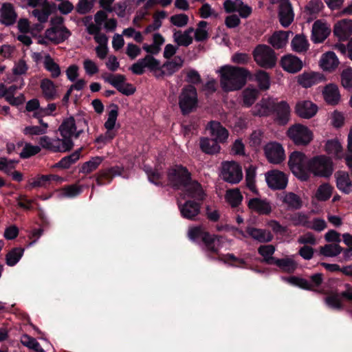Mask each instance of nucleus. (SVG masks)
<instances>
[{"label": "nucleus", "instance_id": "1", "mask_svg": "<svg viewBox=\"0 0 352 352\" xmlns=\"http://www.w3.org/2000/svg\"><path fill=\"white\" fill-rule=\"evenodd\" d=\"M168 179L174 188L182 190L184 198L187 197L197 201L204 199L203 188L197 182L191 180L190 174L185 167L178 165L173 166L168 173Z\"/></svg>", "mask_w": 352, "mask_h": 352}, {"label": "nucleus", "instance_id": "2", "mask_svg": "<svg viewBox=\"0 0 352 352\" xmlns=\"http://www.w3.org/2000/svg\"><path fill=\"white\" fill-rule=\"evenodd\" d=\"M222 89L226 92L241 89L245 84L247 71L231 65L221 66L217 71Z\"/></svg>", "mask_w": 352, "mask_h": 352}, {"label": "nucleus", "instance_id": "3", "mask_svg": "<svg viewBox=\"0 0 352 352\" xmlns=\"http://www.w3.org/2000/svg\"><path fill=\"white\" fill-rule=\"evenodd\" d=\"M188 236L191 241L201 240L207 251L217 253L223 245V239L216 235H211L204 230L201 226L189 228Z\"/></svg>", "mask_w": 352, "mask_h": 352}, {"label": "nucleus", "instance_id": "4", "mask_svg": "<svg viewBox=\"0 0 352 352\" xmlns=\"http://www.w3.org/2000/svg\"><path fill=\"white\" fill-rule=\"evenodd\" d=\"M88 129L87 122L81 116L69 117L65 119L58 128L63 139L72 140V138H78L80 135Z\"/></svg>", "mask_w": 352, "mask_h": 352}, {"label": "nucleus", "instance_id": "5", "mask_svg": "<svg viewBox=\"0 0 352 352\" xmlns=\"http://www.w3.org/2000/svg\"><path fill=\"white\" fill-rule=\"evenodd\" d=\"M309 162L305 153L300 151L292 152L288 164L292 173L300 180L307 181L309 178Z\"/></svg>", "mask_w": 352, "mask_h": 352}, {"label": "nucleus", "instance_id": "6", "mask_svg": "<svg viewBox=\"0 0 352 352\" xmlns=\"http://www.w3.org/2000/svg\"><path fill=\"white\" fill-rule=\"evenodd\" d=\"M286 134L296 146H307L314 138L312 131L308 126L302 124H294L290 126Z\"/></svg>", "mask_w": 352, "mask_h": 352}, {"label": "nucleus", "instance_id": "7", "mask_svg": "<svg viewBox=\"0 0 352 352\" xmlns=\"http://www.w3.org/2000/svg\"><path fill=\"white\" fill-rule=\"evenodd\" d=\"M118 116V109L117 105H113L108 113L107 119L104 124L106 132L100 135L96 139V142L100 146L110 142L117 134L116 129V122Z\"/></svg>", "mask_w": 352, "mask_h": 352}, {"label": "nucleus", "instance_id": "8", "mask_svg": "<svg viewBox=\"0 0 352 352\" xmlns=\"http://www.w3.org/2000/svg\"><path fill=\"white\" fill-rule=\"evenodd\" d=\"M333 171V162L326 155H318L310 159L309 175L320 177H329Z\"/></svg>", "mask_w": 352, "mask_h": 352}, {"label": "nucleus", "instance_id": "9", "mask_svg": "<svg viewBox=\"0 0 352 352\" xmlns=\"http://www.w3.org/2000/svg\"><path fill=\"white\" fill-rule=\"evenodd\" d=\"M197 94L195 87H184L179 96V105L183 114H188L197 106Z\"/></svg>", "mask_w": 352, "mask_h": 352}, {"label": "nucleus", "instance_id": "10", "mask_svg": "<svg viewBox=\"0 0 352 352\" xmlns=\"http://www.w3.org/2000/svg\"><path fill=\"white\" fill-rule=\"evenodd\" d=\"M38 143L40 146L52 152H67L72 148L74 142L69 139L51 138L44 135L40 138Z\"/></svg>", "mask_w": 352, "mask_h": 352}, {"label": "nucleus", "instance_id": "11", "mask_svg": "<svg viewBox=\"0 0 352 352\" xmlns=\"http://www.w3.org/2000/svg\"><path fill=\"white\" fill-rule=\"evenodd\" d=\"M254 58L259 66L265 68L273 67L276 62L274 50L266 45H259L255 48Z\"/></svg>", "mask_w": 352, "mask_h": 352}, {"label": "nucleus", "instance_id": "12", "mask_svg": "<svg viewBox=\"0 0 352 352\" xmlns=\"http://www.w3.org/2000/svg\"><path fill=\"white\" fill-rule=\"evenodd\" d=\"M221 176L228 183L238 184L243 179L241 166L234 161L223 162L221 164Z\"/></svg>", "mask_w": 352, "mask_h": 352}, {"label": "nucleus", "instance_id": "13", "mask_svg": "<svg viewBox=\"0 0 352 352\" xmlns=\"http://www.w3.org/2000/svg\"><path fill=\"white\" fill-rule=\"evenodd\" d=\"M52 27L45 31V37L50 41L60 43L66 40L69 36V31L63 25L61 17H57L51 21Z\"/></svg>", "mask_w": 352, "mask_h": 352}, {"label": "nucleus", "instance_id": "14", "mask_svg": "<svg viewBox=\"0 0 352 352\" xmlns=\"http://www.w3.org/2000/svg\"><path fill=\"white\" fill-rule=\"evenodd\" d=\"M264 152L267 160L272 164H280L285 159L284 148L276 142L267 143L264 146Z\"/></svg>", "mask_w": 352, "mask_h": 352}, {"label": "nucleus", "instance_id": "15", "mask_svg": "<svg viewBox=\"0 0 352 352\" xmlns=\"http://www.w3.org/2000/svg\"><path fill=\"white\" fill-rule=\"evenodd\" d=\"M234 235L236 236H241L244 238L250 236L260 243L270 242L273 239V235L270 231L253 227H248L246 230V233L241 230L236 229L234 231Z\"/></svg>", "mask_w": 352, "mask_h": 352}, {"label": "nucleus", "instance_id": "16", "mask_svg": "<svg viewBox=\"0 0 352 352\" xmlns=\"http://www.w3.org/2000/svg\"><path fill=\"white\" fill-rule=\"evenodd\" d=\"M282 279L288 283L297 286L300 288L312 289L314 287H317L321 284L322 281V275L320 273L315 274L311 276L309 281L297 276H290L287 278L282 277Z\"/></svg>", "mask_w": 352, "mask_h": 352}, {"label": "nucleus", "instance_id": "17", "mask_svg": "<svg viewBox=\"0 0 352 352\" xmlns=\"http://www.w3.org/2000/svg\"><path fill=\"white\" fill-rule=\"evenodd\" d=\"M265 181L269 188L272 190H283L288 183L287 175L278 170L268 171L265 175Z\"/></svg>", "mask_w": 352, "mask_h": 352}, {"label": "nucleus", "instance_id": "18", "mask_svg": "<svg viewBox=\"0 0 352 352\" xmlns=\"http://www.w3.org/2000/svg\"><path fill=\"white\" fill-rule=\"evenodd\" d=\"M145 68H148L155 74V70L160 69V61L150 55L145 58L140 59L138 62L133 64L131 67L132 72L137 75L142 74Z\"/></svg>", "mask_w": 352, "mask_h": 352}, {"label": "nucleus", "instance_id": "19", "mask_svg": "<svg viewBox=\"0 0 352 352\" xmlns=\"http://www.w3.org/2000/svg\"><path fill=\"white\" fill-rule=\"evenodd\" d=\"M223 6L227 12H238L241 17L247 18L252 13V8L241 0H226Z\"/></svg>", "mask_w": 352, "mask_h": 352}, {"label": "nucleus", "instance_id": "20", "mask_svg": "<svg viewBox=\"0 0 352 352\" xmlns=\"http://www.w3.org/2000/svg\"><path fill=\"white\" fill-rule=\"evenodd\" d=\"M291 109L289 104L284 100L278 102L275 98V105L273 107V111L276 120L280 124H285L290 118Z\"/></svg>", "mask_w": 352, "mask_h": 352}, {"label": "nucleus", "instance_id": "21", "mask_svg": "<svg viewBox=\"0 0 352 352\" xmlns=\"http://www.w3.org/2000/svg\"><path fill=\"white\" fill-rule=\"evenodd\" d=\"M183 62L181 57L176 56L173 60L165 63L163 65H161L160 63V69L155 70V76L160 78L163 76L172 75L182 67Z\"/></svg>", "mask_w": 352, "mask_h": 352}, {"label": "nucleus", "instance_id": "22", "mask_svg": "<svg viewBox=\"0 0 352 352\" xmlns=\"http://www.w3.org/2000/svg\"><path fill=\"white\" fill-rule=\"evenodd\" d=\"M329 26L320 20L315 21L312 26L311 40L315 43L323 42L330 33Z\"/></svg>", "mask_w": 352, "mask_h": 352}, {"label": "nucleus", "instance_id": "23", "mask_svg": "<svg viewBox=\"0 0 352 352\" xmlns=\"http://www.w3.org/2000/svg\"><path fill=\"white\" fill-rule=\"evenodd\" d=\"M206 129L210 131V135L218 144L226 142L228 138V131L219 122H210Z\"/></svg>", "mask_w": 352, "mask_h": 352}, {"label": "nucleus", "instance_id": "24", "mask_svg": "<svg viewBox=\"0 0 352 352\" xmlns=\"http://www.w3.org/2000/svg\"><path fill=\"white\" fill-rule=\"evenodd\" d=\"M295 111L299 117L309 119L316 114L318 107L309 100H302L296 103Z\"/></svg>", "mask_w": 352, "mask_h": 352}, {"label": "nucleus", "instance_id": "25", "mask_svg": "<svg viewBox=\"0 0 352 352\" xmlns=\"http://www.w3.org/2000/svg\"><path fill=\"white\" fill-rule=\"evenodd\" d=\"M275 105V98H263L252 109V115L255 116H268L273 111V107Z\"/></svg>", "mask_w": 352, "mask_h": 352}, {"label": "nucleus", "instance_id": "26", "mask_svg": "<svg viewBox=\"0 0 352 352\" xmlns=\"http://www.w3.org/2000/svg\"><path fill=\"white\" fill-rule=\"evenodd\" d=\"M333 34L339 40H346L352 34V20L344 19L338 21L334 25Z\"/></svg>", "mask_w": 352, "mask_h": 352}, {"label": "nucleus", "instance_id": "27", "mask_svg": "<svg viewBox=\"0 0 352 352\" xmlns=\"http://www.w3.org/2000/svg\"><path fill=\"white\" fill-rule=\"evenodd\" d=\"M280 64L285 71L292 74L299 72L303 66L302 60L292 54H287L282 57Z\"/></svg>", "mask_w": 352, "mask_h": 352}, {"label": "nucleus", "instance_id": "28", "mask_svg": "<svg viewBox=\"0 0 352 352\" xmlns=\"http://www.w3.org/2000/svg\"><path fill=\"white\" fill-rule=\"evenodd\" d=\"M324 80L323 74L318 72H304L298 76V82L304 88H309Z\"/></svg>", "mask_w": 352, "mask_h": 352}, {"label": "nucleus", "instance_id": "29", "mask_svg": "<svg viewBox=\"0 0 352 352\" xmlns=\"http://www.w3.org/2000/svg\"><path fill=\"white\" fill-rule=\"evenodd\" d=\"M177 204L182 216L187 219L193 220L200 212V205L195 201H186L183 205L178 199Z\"/></svg>", "mask_w": 352, "mask_h": 352}, {"label": "nucleus", "instance_id": "30", "mask_svg": "<svg viewBox=\"0 0 352 352\" xmlns=\"http://www.w3.org/2000/svg\"><path fill=\"white\" fill-rule=\"evenodd\" d=\"M279 21L283 27H288L294 21V14L291 3L283 1L279 6Z\"/></svg>", "mask_w": 352, "mask_h": 352}, {"label": "nucleus", "instance_id": "31", "mask_svg": "<svg viewBox=\"0 0 352 352\" xmlns=\"http://www.w3.org/2000/svg\"><path fill=\"white\" fill-rule=\"evenodd\" d=\"M340 61L333 52L323 54L320 60V67L326 72H333L339 65Z\"/></svg>", "mask_w": 352, "mask_h": 352}, {"label": "nucleus", "instance_id": "32", "mask_svg": "<svg viewBox=\"0 0 352 352\" xmlns=\"http://www.w3.org/2000/svg\"><path fill=\"white\" fill-rule=\"evenodd\" d=\"M249 208L260 214H268L272 211L270 203L266 199L260 198H252L248 201Z\"/></svg>", "mask_w": 352, "mask_h": 352}, {"label": "nucleus", "instance_id": "33", "mask_svg": "<svg viewBox=\"0 0 352 352\" xmlns=\"http://www.w3.org/2000/svg\"><path fill=\"white\" fill-rule=\"evenodd\" d=\"M0 22L6 25H10L15 23L16 14L13 6L10 3H4L0 9Z\"/></svg>", "mask_w": 352, "mask_h": 352}, {"label": "nucleus", "instance_id": "34", "mask_svg": "<svg viewBox=\"0 0 352 352\" xmlns=\"http://www.w3.org/2000/svg\"><path fill=\"white\" fill-rule=\"evenodd\" d=\"M322 95L327 103L331 105L337 104L340 100V94L337 85H327L323 89Z\"/></svg>", "mask_w": 352, "mask_h": 352}, {"label": "nucleus", "instance_id": "35", "mask_svg": "<svg viewBox=\"0 0 352 352\" xmlns=\"http://www.w3.org/2000/svg\"><path fill=\"white\" fill-rule=\"evenodd\" d=\"M194 29L189 28L184 32L175 30L173 33L174 41L180 46H188L192 43Z\"/></svg>", "mask_w": 352, "mask_h": 352}, {"label": "nucleus", "instance_id": "36", "mask_svg": "<svg viewBox=\"0 0 352 352\" xmlns=\"http://www.w3.org/2000/svg\"><path fill=\"white\" fill-rule=\"evenodd\" d=\"M338 188L345 194L352 192V179L346 172H338L336 175Z\"/></svg>", "mask_w": 352, "mask_h": 352}, {"label": "nucleus", "instance_id": "37", "mask_svg": "<svg viewBox=\"0 0 352 352\" xmlns=\"http://www.w3.org/2000/svg\"><path fill=\"white\" fill-rule=\"evenodd\" d=\"M290 33V31L276 32L269 38V43L276 49L283 48L288 43Z\"/></svg>", "mask_w": 352, "mask_h": 352}, {"label": "nucleus", "instance_id": "38", "mask_svg": "<svg viewBox=\"0 0 352 352\" xmlns=\"http://www.w3.org/2000/svg\"><path fill=\"white\" fill-rule=\"evenodd\" d=\"M164 42L165 39L161 34L155 33L153 36V43H144L142 48L147 53L156 54L160 51L161 47Z\"/></svg>", "mask_w": 352, "mask_h": 352}, {"label": "nucleus", "instance_id": "39", "mask_svg": "<svg viewBox=\"0 0 352 352\" xmlns=\"http://www.w3.org/2000/svg\"><path fill=\"white\" fill-rule=\"evenodd\" d=\"M283 203L289 210H298L302 206L300 197L294 192H287L281 198Z\"/></svg>", "mask_w": 352, "mask_h": 352}, {"label": "nucleus", "instance_id": "40", "mask_svg": "<svg viewBox=\"0 0 352 352\" xmlns=\"http://www.w3.org/2000/svg\"><path fill=\"white\" fill-rule=\"evenodd\" d=\"M309 46L307 38L302 34L296 35L291 42L292 50L298 53L306 52L309 49Z\"/></svg>", "mask_w": 352, "mask_h": 352}, {"label": "nucleus", "instance_id": "41", "mask_svg": "<svg viewBox=\"0 0 352 352\" xmlns=\"http://www.w3.org/2000/svg\"><path fill=\"white\" fill-rule=\"evenodd\" d=\"M43 96L47 100H54L57 96V90L54 83L50 79H43L41 82Z\"/></svg>", "mask_w": 352, "mask_h": 352}, {"label": "nucleus", "instance_id": "42", "mask_svg": "<svg viewBox=\"0 0 352 352\" xmlns=\"http://www.w3.org/2000/svg\"><path fill=\"white\" fill-rule=\"evenodd\" d=\"M43 65L45 69L50 73L52 78H56L60 75L61 72L60 66L48 54L44 56Z\"/></svg>", "mask_w": 352, "mask_h": 352}, {"label": "nucleus", "instance_id": "43", "mask_svg": "<svg viewBox=\"0 0 352 352\" xmlns=\"http://www.w3.org/2000/svg\"><path fill=\"white\" fill-rule=\"evenodd\" d=\"M325 150L329 154L333 155L337 159L344 157L342 146L337 140H328L325 144Z\"/></svg>", "mask_w": 352, "mask_h": 352}, {"label": "nucleus", "instance_id": "44", "mask_svg": "<svg viewBox=\"0 0 352 352\" xmlns=\"http://www.w3.org/2000/svg\"><path fill=\"white\" fill-rule=\"evenodd\" d=\"M201 149L206 153L214 154L219 152L221 147L214 140L208 138H203L200 140Z\"/></svg>", "mask_w": 352, "mask_h": 352}, {"label": "nucleus", "instance_id": "45", "mask_svg": "<svg viewBox=\"0 0 352 352\" xmlns=\"http://www.w3.org/2000/svg\"><path fill=\"white\" fill-rule=\"evenodd\" d=\"M54 4L43 8L34 9L32 12V15L40 22L45 23L52 12Z\"/></svg>", "mask_w": 352, "mask_h": 352}, {"label": "nucleus", "instance_id": "46", "mask_svg": "<svg viewBox=\"0 0 352 352\" xmlns=\"http://www.w3.org/2000/svg\"><path fill=\"white\" fill-rule=\"evenodd\" d=\"M24 253V249L14 248L8 252L6 256V264L8 266H14L21 258Z\"/></svg>", "mask_w": 352, "mask_h": 352}, {"label": "nucleus", "instance_id": "47", "mask_svg": "<svg viewBox=\"0 0 352 352\" xmlns=\"http://www.w3.org/2000/svg\"><path fill=\"white\" fill-rule=\"evenodd\" d=\"M276 264L282 271L286 272H293L297 267V263L292 258H285L274 260Z\"/></svg>", "mask_w": 352, "mask_h": 352}, {"label": "nucleus", "instance_id": "48", "mask_svg": "<svg viewBox=\"0 0 352 352\" xmlns=\"http://www.w3.org/2000/svg\"><path fill=\"white\" fill-rule=\"evenodd\" d=\"M342 251V248L338 243L326 244L320 249V253L326 257H336Z\"/></svg>", "mask_w": 352, "mask_h": 352}, {"label": "nucleus", "instance_id": "49", "mask_svg": "<svg viewBox=\"0 0 352 352\" xmlns=\"http://www.w3.org/2000/svg\"><path fill=\"white\" fill-rule=\"evenodd\" d=\"M81 150L82 148H79L71 155L64 157L56 164V166L63 168H68L72 164L79 160Z\"/></svg>", "mask_w": 352, "mask_h": 352}, {"label": "nucleus", "instance_id": "50", "mask_svg": "<svg viewBox=\"0 0 352 352\" xmlns=\"http://www.w3.org/2000/svg\"><path fill=\"white\" fill-rule=\"evenodd\" d=\"M226 199L232 207L239 205L243 199V196L239 189L228 190L226 194Z\"/></svg>", "mask_w": 352, "mask_h": 352}, {"label": "nucleus", "instance_id": "51", "mask_svg": "<svg viewBox=\"0 0 352 352\" xmlns=\"http://www.w3.org/2000/svg\"><path fill=\"white\" fill-rule=\"evenodd\" d=\"M258 253L263 257L264 261L267 263H274V260L272 255L275 252V248L272 245H264L259 247Z\"/></svg>", "mask_w": 352, "mask_h": 352}, {"label": "nucleus", "instance_id": "52", "mask_svg": "<svg viewBox=\"0 0 352 352\" xmlns=\"http://www.w3.org/2000/svg\"><path fill=\"white\" fill-rule=\"evenodd\" d=\"M256 168L250 166L245 171V182L247 187L253 192L256 193L257 190L255 185Z\"/></svg>", "mask_w": 352, "mask_h": 352}, {"label": "nucleus", "instance_id": "53", "mask_svg": "<svg viewBox=\"0 0 352 352\" xmlns=\"http://www.w3.org/2000/svg\"><path fill=\"white\" fill-rule=\"evenodd\" d=\"M102 161L103 157H102L96 156L92 157L89 161L86 162L82 164L80 171L85 174L90 173L95 170Z\"/></svg>", "mask_w": 352, "mask_h": 352}, {"label": "nucleus", "instance_id": "54", "mask_svg": "<svg viewBox=\"0 0 352 352\" xmlns=\"http://www.w3.org/2000/svg\"><path fill=\"white\" fill-rule=\"evenodd\" d=\"M333 187L329 184L320 185L316 192V197L319 201H326L330 198L332 194Z\"/></svg>", "mask_w": 352, "mask_h": 352}, {"label": "nucleus", "instance_id": "55", "mask_svg": "<svg viewBox=\"0 0 352 352\" xmlns=\"http://www.w3.org/2000/svg\"><path fill=\"white\" fill-rule=\"evenodd\" d=\"M208 23L205 21H201L195 30H194L195 39L197 41H202L206 40L208 36L207 30Z\"/></svg>", "mask_w": 352, "mask_h": 352}, {"label": "nucleus", "instance_id": "56", "mask_svg": "<svg viewBox=\"0 0 352 352\" xmlns=\"http://www.w3.org/2000/svg\"><path fill=\"white\" fill-rule=\"evenodd\" d=\"M258 91L256 89L247 88L243 91V104L247 107H250L256 100Z\"/></svg>", "mask_w": 352, "mask_h": 352}, {"label": "nucleus", "instance_id": "57", "mask_svg": "<svg viewBox=\"0 0 352 352\" xmlns=\"http://www.w3.org/2000/svg\"><path fill=\"white\" fill-rule=\"evenodd\" d=\"M255 79L261 89L267 90L270 87V79L268 74L264 71H258L255 74Z\"/></svg>", "mask_w": 352, "mask_h": 352}, {"label": "nucleus", "instance_id": "58", "mask_svg": "<svg viewBox=\"0 0 352 352\" xmlns=\"http://www.w3.org/2000/svg\"><path fill=\"white\" fill-rule=\"evenodd\" d=\"M289 220L295 226H303L307 228L309 216L303 212H296L290 216Z\"/></svg>", "mask_w": 352, "mask_h": 352}, {"label": "nucleus", "instance_id": "59", "mask_svg": "<svg viewBox=\"0 0 352 352\" xmlns=\"http://www.w3.org/2000/svg\"><path fill=\"white\" fill-rule=\"evenodd\" d=\"M327 305L333 309L340 310L342 309L341 296L338 294L330 295L325 298Z\"/></svg>", "mask_w": 352, "mask_h": 352}, {"label": "nucleus", "instance_id": "60", "mask_svg": "<svg viewBox=\"0 0 352 352\" xmlns=\"http://www.w3.org/2000/svg\"><path fill=\"white\" fill-rule=\"evenodd\" d=\"M23 83L19 87L17 85H11L8 88V96H7V102H9L12 105H18L22 102V96L21 97H14V94L16 91L21 87Z\"/></svg>", "mask_w": 352, "mask_h": 352}, {"label": "nucleus", "instance_id": "61", "mask_svg": "<svg viewBox=\"0 0 352 352\" xmlns=\"http://www.w3.org/2000/svg\"><path fill=\"white\" fill-rule=\"evenodd\" d=\"M324 8L323 3L320 0H311L305 7L306 12L311 14L314 15L320 12Z\"/></svg>", "mask_w": 352, "mask_h": 352}, {"label": "nucleus", "instance_id": "62", "mask_svg": "<svg viewBox=\"0 0 352 352\" xmlns=\"http://www.w3.org/2000/svg\"><path fill=\"white\" fill-rule=\"evenodd\" d=\"M40 151L41 147L39 146H34L27 143L25 144L22 151L20 153V157L21 158L26 159L38 153Z\"/></svg>", "mask_w": 352, "mask_h": 352}, {"label": "nucleus", "instance_id": "63", "mask_svg": "<svg viewBox=\"0 0 352 352\" xmlns=\"http://www.w3.org/2000/svg\"><path fill=\"white\" fill-rule=\"evenodd\" d=\"M81 192V187L76 184H74L63 188L62 189V196L64 197L72 198L80 195Z\"/></svg>", "mask_w": 352, "mask_h": 352}, {"label": "nucleus", "instance_id": "64", "mask_svg": "<svg viewBox=\"0 0 352 352\" xmlns=\"http://www.w3.org/2000/svg\"><path fill=\"white\" fill-rule=\"evenodd\" d=\"M341 82L346 89L352 88V69L348 68L342 72Z\"/></svg>", "mask_w": 352, "mask_h": 352}]
</instances>
